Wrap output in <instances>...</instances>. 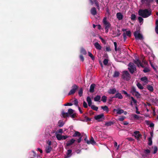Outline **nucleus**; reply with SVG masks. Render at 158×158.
Segmentation results:
<instances>
[{
	"instance_id": "nucleus-51",
	"label": "nucleus",
	"mask_w": 158,
	"mask_h": 158,
	"mask_svg": "<svg viewBox=\"0 0 158 158\" xmlns=\"http://www.w3.org/2000/svg\"><path fill=\"white\" fill-rule=\"evenodd\" d=\"M74 104L77 106H78V102L77 100L76 99H75L74 101Z\"/></svg>"
},
{
	"instance_id": "nucleus-56",
	"label": "nucleus",
	"mask_w": 158,
	"mask_h": 158,
	"mask_svg": "<svg viewBox=\"0 0 158 158\" xmlns=\"http://www.w3.org/2000/svg\"><path fill=\"white\" fill-rule=\"evenodd\" d=\"M83 106L85 108H87L88 107L87 104L85 102V101H84L83 103Z\"/></svg>"
},
{
	"instance_id": "nucleus-37",
	"label": "nucleus",
	"mask_w": 158,
	"mask_h": 158,
	"mask_svg": "<svg viewBox=\"0 0 158 158\" xmlns=\"http://www.w3.org/2000/svg\"><path fill=\"white\" fill-rule=\"evenodd\" d=\"M136 15L134 14H132L131 16V19L132 21H135L136 20Z\"/></svg>"
},
{
	"instance_id": "nucleus-2",
	"label": "nucleus",
	"mask_w": 158,
	"mask_h": 158,
	"mask_svg": "<svg viewBox=\"0 0 158 158\" xmlns=\"http://www.w3.org/2000/svg\"><path fill=\"white\" fill-rule=\"evenodd\" d=\"M122 78L127 81L129 80L131 77L130 74L127 71H124L122 72Z\"/></svg>"
},
{
	"instance_id": "nucleus-26",
	"label": "nucleus",
	"mask_w": 158,
	"mask_h": 158,
	"mask_svg": "<svg viewBox=\"0 0 158 158\" xmlns=\"http://www.w3.org/2000/svg\"><path fill=\"white\" fill-rule=\"evenodd\" d=\"M143 68H144V69L143 70V71L145 73H147V72H149L150 71L149 68L147 66L145 67L144 65V67Z\"/></svg>"
},
{
	"instance_id": "nucleus-44",
	"label": "nucleus",
	"mask_w": 158,
	"mask_h": 158,
	"mask_svg": "<svg viewBox=\"0 0 158 158\" xmlns=\"http://www.w3.org/2000/svg\"><path fill=\"white\" fill-rule=\"evenodd\" d=\"M93 0V3L94 2L96 6H97V8L98 9H99V4L98 3V2L96 0Z\"/></svg>"
},
{
	"instance_id": "nucleus-17",
	"label": "nucleus",
	"mask_w": 158,
	"mask_h": 158,
	"mask_svg": "<svg viewBox=\"0 0 158 158\" xmlns=\"http://www.w3.org/2000/svg\"><path fill=\"white\" fill-rule=\"evenodd\" d=\"M95 86V85L94 84H92L90 86V88L89 91L91 93H93L94 92V89Z\"/></svg>"
},
{
	"instance_id": "nucleus-41",
	"label": "nucleus",
	"mask_w": 158,
	"mask_h": 158,
	"mask_svg": "<svg viewBox=\"0 0 158 158\" xmlns=\"http://www.w3.org/2000/svg\"><path fill=\"white\" fill-rule=\"evenodd\" d=\"M81 52L83 54L85 55L86 54V52L85 50L83 48H82L81 49Z\"/></svg>"
},
{
	"instance_id": "nucleus-16",
	"label": "nucleus",
	"mask_w": 158,
	"mask_h": 158,
	"mask_svg": "<svg viewBox=\"0 0 158 158\" xmlns=\"http://www.w3.org/2000/svg\"><path fill=\"white\" fill-rule=\"evenodd\" d=\"M76 140L73 139H72L68 142V143H66V146H69L72 145L75 141Z\"/></svg>"
},
{
	"instance_id": "nucleus-25",
	"label": "nucleus",
	"mask_w": 158,
	"mask_h": 158,
	"mask_svg": "<svg viewBox=\"0 0 158 158\" xmlns=\"http://www.w3.org/2000/svg\"><path fill=\"white\" fill-rule=\"evenodd\" d=\"M72 151L71 149H69L67 150V156L65 157L66 158L70 157L71 155Z\"/></svg>"
},
{
	"instance_id": "nucleus-40",
	"label": "nucleus",
	"mask_w": 158,
	"mask_h": 158,
	"mask_svg": "<svg viewBox=\"0 0 158 158\" xmlns=\"http://www.w3.org/2000/svg\"><path fill=\"white\" fill-rule=\"evenodd\" d=\"M85 119L84 120V121L87 122L88 121H90L91 120V118H89L86 116H85Z\"/></svg>"
},
{
	"instance_id": "nucleus-35",
	"label": "nucleus",
	"mask_w": 158,
	"mask_h": 158,
	"mask_svg": "<svg viewBox=\"0 0 158 158\" xmlns=\"http://www.w3.org/2000/svg\"><path fill=\"white\" fill-rule=\"evenodd\" d=\"M107 97L105 96H103L102 97L101 100L104 102H106V101Z\"/></svg>"
},
{
	"instance_id": "nucleus-31",
	"label": "nucleus",
	"mask_w": 158,
	"mask_h": 158,
	"mask_svg": "<svg viewBox=\"0 0 158 158\" xmlns=\"http://www.w3.org/2000/svg\"><path fill=\"white\" fill-rule=\"evenodd\" d=\"M83 92V88H81L78 91V94L80 97H81L82 96Z\"/></svg>"
},
{
	"instance_id": "nucleus-50",
	"label": "nucleus",
	"mask_w": 158,
	"mask_h": 158,
	"mask_svg": "<svg viewBox=\"0 0 158 158\" xmlns=\"http://www.w3.org/2000/svg\"><path fill=\"white\" fill-rule=\"evenodd\" d=\"M105 51L106 52H110L111 51V49L109 46L106 47Z\"/></svg>"
},
{
	"instance_id": "nucleus-32",
	"label": "nucleus",
	"mask_w": 158,
	"mask_h": 158,
	"mask_svg": "<svg viewBox=\"0 0 158 158\" xmlns=\"http://www.w3.org/2000/svg\"><path fill=\"white\" fill-rule=\"evenodd\" d=\"M56 138L57 139L59 140H62V135L60 134H57L56 135Z\"/></svg>"
},
{
	"instance_id": "nucleus-13",
	"label": "nucleus",
	"mask_w": 158,
	"mask_h": 158,
	"mask_svg": "<svg viewBox=\"0 0 158 158\" xmlns=\"http://www.w3.org/2000/svg\"><path fill=\"white\" fill-rule=\"evenodd\" d=\"M87 143L88 144H90L94 145L96 143V142L95 141L93 138L92 137H91L90 141L88 140H87Z\"/></svg>"
},
{
	"instance_id": "nucleus-58",
	"label": "nucleus",
	"mask_w": 158,
	"mask_h": 158,
	"mask_svg": "<svg viewBox=\"0 0 158 158\" xmlns=\"http://www.w3.org/2000/svg\"><path fill=\"white\" fill-rule=\"evenodd\" d=\"M123 38L124 39V40L125 41L127 39V37L126 36V34L125 33H123Z\"/></svg>"
},
{
	"instance_id": "nucleus-46",
	"label": "nucleus",
	"mask_w": 158,
	"mask_h": 158,
	"mask_svg": "<svg viewBox=\"0 0 158 158\" xmlns=\"http://www.w3.org/2000/svg\"><path fill=\"white\" fill-rule=\"evenodd\" d=\"M150 152V151L149 149H146L144 150V153L146 155L149 154Z\"/></svg>"
},
{
	"instance_id": "nucleus-20",
	"label": "nucleus",
	"mask_w": 158,
	"mask_h": 158,
	"mask_svg": "<svg viewBox=\"0 0 158 158\" xmlns=\"http://www.w3.org/2000/svg\"><path fill=\"white\" fill-rule=\"evenodd\" d=\"M94 46L97 49L100 50L101 49L102 47L98 42L94 43Z\"/></svg>"
},
{
	"instance_id": "nucleus-5",
	"label": "nucleus",
	"mask_w": 158,
	"mask_h": 158,
	"mask_svg": "<svg viewBox=\"0 0 158 158\" xmlns=\"http://www.w3.org/2000/svg\"><path fill=\"white\" fill-rule=\"evenodd\" d=\"M133 63L135 64L138 67H139L140 66L142 68L144 67L143 64L142 63L141 61L139 59L137 58H135V59H133Z\"/></svg>"
},
{
	"instance_id": "nucleus-48",
	"label": "nucleus",
	"mask_w": 158,
	"mask_h": 158,
	"mask_svg": "<svg viewBox=\"0 0 158 158\" xmlns=\"http://www.w3.org/2000/svg\"><path fill=\"white\" fill-rule=\"evenodd\" d=\"M126 35L129 37H130L131 35V32L130 31H126Z\"/></svg>"
},
{
	"instance_id": "nucleus-36",
	"label": "nucleus",
	"mask_w": 158,
	"mask_h": 158,
	"mask_svg": "<svg viewBox=\"0 0 158 158\" xmlns=\"http://www.w3.org/2000/svg\"><path fill=\"white\" fill-rule=\"evenodd\" d=\"M141 80L144 81L145 82H146L148 81V78L146 77H143L141 78Z\"/></svg>"
},
{
	"instance_id": "nucleus-49",
	"label": "nucleus",
	"mask_w": 158,
	"mask_h": 158,
	"mask_svg": "<svg viewBox=\"0 0 158 158\" xmlns=\"http://www.w3.org/2000/svg\"><path fill=\"white\" fill-rule=\"evenodd\" d=\"M133 116L134 118L135 119H139V116L136 114H134L133 115Z\"/></svg>"
},
{
	"instance_id": "nucleus-6",
	"label": "nucleus",
	"mask_w": 158,
	"mask_h": 158,
	"mask_svg": "<svg viewBox=\"0 0 158 158\" xmlns=\"http://www.w3.org/2000/svg\"><path fill=\"white\" fill-rule=\"evenodd\" d=\"M73 137H78L79 138L77 140V143H79L81 142L82 136L79 132L76 131L73 135Z\"/></svg>"
},
{
	"instance_id": "nucleus-21",
	"label": "nucleus",
	"mask_w": 158,
	"mask_h": 158,
	"mask_svg": "<svg viewBox=\"0 0 158 158\" xmlns=\"http://www.w3.org/2000/svg\"><path fill=\"white\" fill-rule=\"evenodd\" d=\"M52 150V148L51 146H48L45 148V152L47 153H50Z\"/></svg>"
},
{
	"instance_id": "nucleus-34",
	"label": "nucleus",
	"mask_w": 158,
	"mask_h": 158,
	"mask_svg": "<svg viewBox=\"0 0 158 158\" xmlns=\"http://www.w3.org/2000/svg\"><path fill=\"white\" fill-rule=\"evenodd\" d=\"M136 85L140 89H143V87L141 85L140 83H137L136 84Z\"/></svg>"
},
{
	"instance_id": "nucleus-33",
	"label": "nucleus",
	"mask_w": 158,
	"mask_h": 158,
	"mask_svg": "<svg viewBox=\"0 0 158 158\" xmlns=\"http://www.w3.org/2000/svg\"><path fill=\"white\" fill-rule=\"evenodd\" d=\"M74 110L71 108L68 109V113L69 116L74 113Z\"/></svg>"
},
{
	"instance_id": "nucleus-29",
	"label": "nucleus",
	"mask_w": 158,
	"mask_h": 158,
	"mask_svg": "<svg viewBox=\"0 0 158 158\" xmlns=\"http://www.w3.org/2000/svg\"><path fill=\"white\" fill-rule=\"evenodd\" d=\"M120 73L118 71H115L113 75V77H117L119 76Z\"/></svg>"
},
{
	"instance_id": "nucleus-3",
	"label": "nucleus",
	"mask_w": 158,
	"mask_h": 158,
	"mask_svg": "<svg viewBox=\"0 0 158 158\" xmlns=\"http://www.w3.org/2000/svg\"><path fill=\"white\" fill-rule=\"evenodd\" d=\"M128 69L131 74H133L135 71H136V68L135 65L134 63L130 62L128 64Z\"/></svg>"
},
{
	"instance_id": "nucleus-30",
	"label": "nucleus",
	"mask_w": 158,
	"mask_h": 158,
	"mask_svg": "<svg viewBox=\"0 0 158 158\" xmlns=\"http://www.w3.org/2000/svg\"><path fill=\"white\" fill-rule=\"evenodd\" d=\"M114 124V123L111 121L106 122L105 123V125L107 126H110Z\"/></svg>"
},
{
	"instance_id": "nucleus-53",
	"label": "nucleus",
	"mask_w": 158,
	"mask_h": 158,
	"mask_svg": "<svg viewBox=\"0 0 158 158\" xmlns=\"http://www.w3.org/2000/svg\"><path fill=\"white\" fill-rule=\"evenodd\" d=\"M157 151V148L156 146H155L154 148L153 153L155 154L156 153Z\"/></svg>"
},
{
	"instance_id": "nucleus-47",
	"label": "nucleus",
	"mask_w": 158,
	"mask_h": 158,
	"mask_svg": "<svg viewBox=\"0 0 158 158\" xmlns=\"http://www.w3.org/2000/svg\"><path fill=\"white\" fill-rule=\"evenodd\" d=\"M69 116L72 118H74L76 117V113H73Z\"/></svg>"
},
{
	"instance_id": "nucleus-14",
	"label": "nucleus",
	"mask_w": 158,
	"mask_h": 158,
	"mask_svg": "<svg viewBox=\"0 0 158 158\" xmlns=\"http://www.w3.org/2000/svg\"><path fill=\"white\" fill-rule=\"evenodd\" d=\"M113 98H118V99H122L123 98V97L121 93L118 92L115 94Z\"/></svg>"
},
{
	"instance_id": "nucleus-11",
	"label": "nucleus",
	"mask_w": 158,
	"mask_h": 158,
	"mask_svg": "<svg viewBox=\"0 0 158 158\" xmlns=\"http://www.w3.org/2000/svg\"><path fill=\"white\" fill-rule=\"evenodd\" d=\"M113 112H116L117 114H121L124 112V110L119 108L117 109H114L113 110Z\"/></svg>"
},
{
	"instance_id": "nucleus-4",
	"label": "nucleus",
	"mask_w": 158,
	"mask_h": 158,
	"mask_svg": "<svg viewBox=\"0 0 158 158\" xmlns=\"http://www.w3.org/2000/svg\"><path fill=\"white\" fill-rule=\"evenodd\" d=\"M131 93L133 95L135 96L137 98H139L141 97V94L139 92L136 91V88L134 86H132L131 88Z\"/></svg>"
},
{
	"instance_id": "nucleus-28",
	"label": "nucleus",
	"mask_w": 158,
	"mask_h": 158,
	"mask_svg": "<svg viewBox=\"0 0 158 158\" xmlns=\"http://www.w3.org/2000/svg\"><path fill=\"white\" fill-rule=\"evenodd\" d=\"M101 108L104 110L106 111L107 112H108L109 111V108L107 106H102Z\"/></svg>"
},
{
	"instance_id": "nucleus-39",
	"label": "nucleus",
	"mask_w": 158,
	"mask_h": 158,
	"mask_svg": "<svg viewBox=\"0 0 158 158\" xmlns=\"http://www.w3.org/2000/svg\"><path fill=\"white\" fill-rule=\"evenodd\" d=\"M91 108L92 109L95 111H98V107L95 106L93 105L91 106Z\"/></svg>"
},
{
	"instance_id": "nucleus-45",
	"label": "nucleus",
	"mask_w": 158,
	"mask_h": 158,
	"mask_svg": "<svg viewBox=\"0 0 158 158\" xmlns=\"http://www.w3.org/2000/svg\"><path fill=\"white\" fill-rule=\"evenodd\" d=\"M108 60L107 59H105L103 61V63L104 64V65H107L108 63Z\"/></svg>"
},
{
	"instance_id": "nucleus-15",
	"label": "nucleus",
	"mask_w": 158,
	"mask_h": 158,
	"mask_svg": "<svg viewBox=\"0 0 158 158\" xmlns=\"http://www.w3.org/2000/svg\"><path fill=\"white\" fill-rule=\"evenodd\" d=\"M117 18L119 20L122 19L123 18V16L120 12L117 13L116 14Z\"/></svg>"
},
{
	"instance_id": "nucleus-9",
	"label": "nucleus",
	"mask_w": 158,
	"mask_h": 158,
	"mask_svg": "<svg viewBox=\"0 0 158 158\" xmlns=\"http://www.w3.org/2000/svg\"><path fill=\"white\" fill-rule=\"evenodd\" d=\"M102 22L105 25V28H110V27L111 24L109 22L107 21L106 17L104 18Z\"/></svg>"
},
{
	"instance_id": "nucleus-12",
	"label": "nucleus",
	"mask_w": 158,
	"mask_h": 158,
	"mask_svg": "<svg viewBox=\"0 0 158 158\" xmlns=\"http://www.w3.org/2000/svg\"><path fill=\"white\" fill-rule=\"evenodd\" d=\"M104 117V114H100L94 116V118L96 120H98V121H102V120H100V119Z\"/></svg>"
},
{
	"instance_id": "nucleus-23",
	"label": "nucleus",
	"mask_w": 158,
	"mask_h": 158,
	"mask_svg": "<svg viewBox=\"0 0 158 158\" xmlns=\"http://www.w3.org/2000/svg\"><path fill=\"white\" fill-rule=\"evenodd\" d=\"M147 88L150 92H152L154 90L153 87L151 85H147Z\"/></svg>"
},
{
	"instance_id": "nucleus-57",
	"label": "nucleus",
	"mask_w": 158,
	"mask_h": 158,
	"mask_svg": "<svg viewBox=\"0 0 158 158\" xmlns=\"http://www.w3.org/2000/svg\"><path fill=\"white\" fill-rule=\"evenodd\" d=\"M131 98L132 99V100L133 101V102L135 104H136V103H137V101L136 100H135L133 97H131Z\"/></svg>"
},
{
	"instance_id": "nucleus-24",
	"label": "nucleus",
	"mask_w": 158,
	"mask_h": 158,
	"mask_svg": "<svg viewBox=\"0 0 158 158\" xmlns=\"http://www.w3.org/2000/svg\"><path fill=\"white\" fill-rule=\"evenodd\" d=\"M64 124V123L61 120H59L58 122V127H62Z\"/></svg>"
},
{
	"instance_id": "nucleus-64",
	"label": "nucleus",
	"mask_w": 158,
	"mask_h": 158,
	"mask_svg": "<svg viewBox=\"0 0 158 158\" xmlns=\"http://www.w3.org/2000/svg\"><path fill=\"white\" fill-rule=\"evenodd\" d=\"M57 132L59 133H63V130L62 129H60L58 130H57Z\"/></svg>"
},
{
	"instance_id": "nucleus-42",
	"label": "nucleus",
	"mask_w": 158,
	"mask_h": 158,
	"mask_svg": "<svg viewBox=\"0 0 158 158\" xmlns=\"http://www.w3.org/2000/svg\"><path fill=\"white\" fill-rule=\"evenodd\" d=\"M148 139V144L149 145H152V137H149V138Z\"/></svg>"
},
{
	"instance_id": "nucleus-62",
	"label": "nucleus",
	"mask_w": 158,
	"mask_h": 158,
	"mask_svg": "<svg viewBox=\"0 0 158 158\" xmlns=\"http://www.w3.org/2000/svg\"><path fill=\"white\" fill-rule=\"evenodd\" d=\"M68 137L67 135H62V140L65 139Z\"/></svg>"
},
{
	"instance_id": "nucleus-10",
	"label": "nucleus",
	"mask_w": 158,
	"mask_h": 158,
	"mask_svg": "<svg viewBox=\"0 0 158 158\" xmlns=\"http://www.w3.org/2000/svg\"><path fill=\"white\" fill-rule=\"evenodd\" d=\"M135 137L138 140L140 138H141L142 135L140 134L139 131H135L134 132Z\"/></svg>"
},
{
	"instance_id": "nucleus-22",
	"label": "nucleus",
	"mask_w": 158,
	"mask_h": 158,
	"mask_svg": "<svg viewBox=\"0 0 158 158\" xmlns=\"http://www.w3.org/2000/svg\"><path fill=\"white\" fill-rule=\"evenodd\" d=\"M87 101L88 102V106L91 107L92 106V101L91 98L89 97H88L87 98Z\"/></svg>"
},
{
	"instance_id": "nucleus-19",
	"label": "nucleus",
	"mask_w": 158,
	"mask_h": 158,
	"mask_svg": "<svg viewBox=\"0 0 158 158\" xmlns=\"http://www.w3.org/2000/svg\"><path fill=\"white\" fill-rule=\"evenodd\" d=\"M116 92V90L115 88L109 89L108 91V93L110 94H114Z\"/></svg>"
},
{
	"instance_id": "nucleus-60",
	"label": "nucleus",
	"mask_w": 158,
	"mask_h": 158,
	"mask_svg": "<svg viewBox=\"0 0 158 158\" xmlns=\"http://www.w3.org/2000/svg\"><path fill=\"white\" fill-rule=\"evenodd\" d=\"M124 117H122L119 118L118 120L120 121H123L125 119Z\"/></svg>"
},
{
	"instance_id": "nucleus-52",
	"label": "nucleus",
	"mask_w": 158,
	"mask_h": 158,
	"mask_svg": "<svg viewBox=\"0 0 158 158\" xmlns=\"http://www.w3.org/2000/svg\"><path fill=\"white\" fill-rule=\"evenodd\" d=\"M138 19L139 23H141L143 21V19L141 17H139Z\"/></svg>"
},
{
	"instance_id": "nucleus-54",
	"label": "nucleus",
	"mask_w": 158,
	"mask_h": 158,
	"mask_svg": "<svg viewBox=\"0 0 158 158\" xmlns=\"http://www.w3.org/2000/svg\"><path fill=\"white\" fill-rule=\"evenodd\" d=\"M148 1L149 0H141V2L143 3L145 2L148 5Z\"/></svg>"
},
{
	"instance_id": "nucleus-7",
	"label": "nucleus",
	"mask_w": 158,
	"mask_h": 158,
	"mask_svg": "<svg viewBox=\"0 0 158 158\" xmlns=\"http://www.w3.org/2000/svg\"><path fill=\"white\" fill-rule=\"evenodd\" d=\"M78 87V86L77 85L75 84L73 85L72 86V89L70 90L68 94V95L74 94Z\"/></svg>"
},
{
	"instance_id": "nucleus-55",
	"label": "nucleus",
	"mask_w": 158,
	"mask_h": 158,
	"mask_svg": "<svg viewBox=\"0 0 158 158\" xmlns=\"http://www.w3.org/2000/svg\"><path fill=\"white\" fill-rule=\"evenodd\" d=\"M114 46L115 47V51H117V44L116 42H114Z\"/></svg>"
},
{
	"instance_id": "nucleus-18",
	"label": "nucleus",
	"mask_w": 158,
	"mask_h": 158,
	"mask_svg": "<svg viewBox=\"0 0 158 158\" xmlns=\"http://www.w3.org/2000/svg\"><path fill=\"white\" fill-rule=\"evenodd\" d=\"M90 12L91 14L94 15H95L97 13L96 9L94 7H93L91 8Z\"/></svg>"
},
{
	"instance_id": "nucleus-63",
	"label": "nucleus",
	"mask_w": 158,
	"mask_h": 158,
	"mask_svg": "<svg viewBox=\"0 0 158 158\" xmlns=\"http://www.w3.org/2000/svg\"><path fill=\"white\" fill-rule=\"evenodd\" d=\"M73 104L71 103H67L64 104V106H71Z\"/></svg>"
},
{
	"instance_id": "nucleus-43",
	"label": "nucleus",
	"mask_w": 158,
	"mask_h": 158,
	"mask_svg": "<svg viewBox=\"0 0 158 158\" xmlns=\"http://www.w3.org/2000/svg\"><path fill=\"white\" fill-rule=\"evenodd\" d=\"M88 55L91 58L92 60H94V57L91 53L89 52H88Z\"/></svg>"
},
{
	"instance_id": "nucleus-61",
	"label": "nucleus",
	"mask_w": 158,
	"mask_h": 158,
	"mask_svg": "<svg viewBox=\"0 0 158 158\" xmlns=\"http://www.w3.org/2000/svg\"><path fill=\"white\" fill-rule=\"evenodd\" d=\"M79 57L81 60L82 61H83L84 60V58L83 56L82 55H80Z\"/></svg>"
},
{
	"instance_id": "nucleus-1",
	"label": "nucleus",
	"mask_w": 158,
	"mask_h": 158,
	"mask_svg": "<svg viewBox=\"0 0 158 158\" xmlns=\"http://www.w3.org/2000/svg\"><path fill=\"white\" fill-rule=\"evenodd\" d=\"M139 15L143 18H146L152 14V10L151 9H145L144 10L140 9L138 11Z\"/></svg>"
},
{
	"instance_id": "nucleus-59",
	"label": "nucleus",
	"mask_w": 158,
	"mask_h": 158,
	"mask_svg": "<svg viewBox=\"0 0 158 158\" xmlns=\"http://www.w3.org/2000/svg\"><path fill=\"white\" fill-rule=\"evenodd\" d=\"M158 28V20L157 19L156 21V27L155 29Z\"/></svg>"
},
{
	"instance_id": "nucleus-38",
	"label": "nucleus",
	"mask_w": 158,
	"mask_h": 158,
	"mask_svg": "<svg viewBox=\"0 0 158 158\" xmlns=\"http://www.w3.org/2000/svg\"><path fill=\"white\" fill-rule=\"evenodd\" d=\"M62 114L64 118H65L69 116L68 113H65L64 112H62Z\"/></svg>"
},
{
	"instance_id": "nucleus-27",
	"label": "nucleus",
	"mask_w": 158,
	"mask_h": 158,
	"mask_svg": "<svg viewBox=\"0 0 158 158\" xmlns=\"http://www.w3.org/2000/svg\"><path fill=\"white\" fill-rule=\"evenodd\" d=\"M101 96L100 95H97L94 98V100L95 102H100Z\"/></svg>"
},
{
	"instance_id": "nucleus-8",
	"label": "nucleus",
	"mask_w": 158,
	"mask_h": 158,
	"mask_svg": "<svg viewBox=\"0 0 158 158\" xmlns=\"http://www.w3.org/2000/svg\"><path fill=\"white\" fill-rule=\"evenodd\" d=\"M134 34L135 39L142 40L143 39L142 35L139 33V31H135Z\"/></svg>"
}]
</instances>
